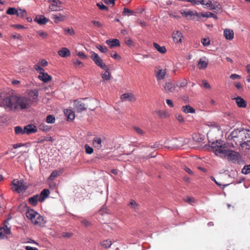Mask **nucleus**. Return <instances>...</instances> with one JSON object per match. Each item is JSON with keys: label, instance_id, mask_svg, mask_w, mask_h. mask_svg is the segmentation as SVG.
I'll list each match as a JSON object with an SVG mask.
<instances>
[{"label": "nucleus", "instance_id": "f257e3e1", "mask_svg": "<svg viewBox=\"0 0 250 250\" xmlns=\"http://www.w3.org/2000/svg\"><path fill=\"white\" fill-rule=\"evenodd\" d=\"M210 147L212 148L216 155H222L227 160L233 164L239 163L241 156L239 153L229 149L225 144H223L221 140L216 141L211 143Z\"/></svg>", "mask_w": 250, "mask_h": 250}, {"label": "nucleus", "instance_id": "f03ea898", "mask_svg": "<svg viewBox=\"0 0 250 250\" xmlns=\"http://www.w3.org/2000/svg\"><path fill=\"white\" fill-rule=\"evenodd\" d=\"M28 95L30 97L17 96V105H19L21 109L28 108L32 105L39 96L38 90H31L29 92Z\"/></svg>", "mask_w": 250, "mask_h": 250}, {"label": "nucleus", "instance_id": "7ed1b4c3", "mask_svg": "<svg viewBox=\"0 0 250 250\" xmlns=\"http://www.w3.org/2000/svg\"><path fill=\"white\" fill-rule=\"evenodd\" d=\"M24 207L27 208L25 215L27 218L35 226L43 227L46 223L42 216L33 209L27 208V205Z\"/></svg>", "mask_w": 250, "mask_h": 250}, {"label": "nucleus", "instance_id": "20e7f679", "mask_svg": "<svg viewBox=\"0 0 250 250\" xmlns=\"http://www.w3.org/2000/svg\"><path fill=\"white\" fill-rule=\"evenodd\" d=\"M250 132L246 129H236L230 134L231 139L235 143L236 145H240L242 147L247 137L250 136Z\"/></svg>", "mask_w": 250, "mask_h": 250}, {"label": "nucleus", "instance_id": "39448f33", "mask_svg": "<svg viewBox=\"0 0 250 250\" xmlns=\"http://www.w3.org/2000/svg\"><path fill=\"white\" fill-rule=\"evenodd\" d=\"M0 106L10 110L16 109V97L0 93Z\"/></svg>", "mask_w": 250, "mask_h": 250}, {"label": "nucleus", "instance_id": "423d86ee", "mask_svg": "<svg viewBox=\"0 0 250 250\" xmlns=\"http://www.w3.org/2000/svg\"><path fill=\"white\" fill-rule=\"evenodd\" d=\"M91 59L95 63L103 69H107V66L103 62V60L99 56L98 54L94 52H91Z\"/></svg>", "mask_w": 250, "mask_h": 250}, {"label": "nucleus", "instance_id": "0eeeda50", "mask_svg": "<svg viewBox=\"0 0 250 250\" xmlns=\"http://www.w3.org/2000/svg\"><path fill=\"white\" fill-rule=\"evenodd\" d=\"M11 218H8L4 222L3 226L0 228V238L1 239H4L5 237H7L8 235L10 234V227H9L8 222Z\"/></svg>", "mask_w": 250, "mask_h": 250}, {"label": "nucleus", "instance_id": "6e6552de", "mask_svg": "<svg viewBox=\"0 0 250 250\" xmlns=\"http://www.w3.org/2000/svg\"><path fill=\"white\" fill-rule=\"evenodd\" d=\"M62 2L59 0H52L49 9L52 11H58L62 9L61 5Z\"/></svg>", "mask_w": 250, "mask_h": 250}, {"label": "nucleus", "instance_id": "1a4fd4ad", "mask_svg": "<svg viewBox=\"0 0 250 250\" xmlns=\"http://www.w3.org/2000/svg\"><path fill=\"white\" fill-rule=\"evenodd\" d=\"M120 99L122 102L128 101L134 102L136 100L135 95L132 93H125L121 95Z\"/></svg>", "mask_w": 250, "mask_h": 250}, {"label": "nucleus", "instance_id": "9d476101", "mask_svg": "<svg viewBox=\"0 0 250 250\" xmlns=\"http://www.w3.org/2000/svg\"><path fill=\"white\" fill-rule=\"evenodd\" d=\"M155 73L158 80H163L166 76V70L165 69H161L160 67H158L155 68Z\"/></svg>", "mask_w": 250, "mask_h": 250}, {"label": "nucleus", "instance_id": "9b49d317", "mask_svg": "<svg viewBox=\"0 0 250 250\" xmlns=\"http://www.w3.org/2000/svg\"><path fill=\"white\" fill-rule=\"evenodd\" d=\"M37 127L32 124L25 125L23 128V132H24V134H26L36 133L37 132Z\"/></svg>", "mask_w": 250, "mask_h": 250}, {"label": "nucleus", "instance_id": "f8f14e48", "mask_svg": "<svg viewBox=\"0 0 250 250\" xmlns=\"http://www.w3.org/2000/svg\"><path fill=\"white\" fill-rule=\"evenodd\" d=\"M171 146H169V148H171L172 149L174 148H179L184 145V143L182 140H179L177 139H173L170 141Z\"/></svg>", "mask_w": 250, "mask_h": 250}, {"label": "nucleus", "instance_id": "ddd939ff", "mask_svg": "<svg viewBox=\"0 0 250 250\" xmlns=\"http://www.w3.org/2000/svg\"><path fill=\"white\" fill-rule=\"evenodd\" d=\"M75 109L77 112H81L82 111L86 110L87 107L84 103L80 101H75Z\"/></svg>", "mask_w": 250, "mask_h": 250}, {"label": "nucleus", "instance_id": "4468645a", "mask_svg": "<svg viewBox=\"0 0 250 250\" xmlns=\"http://www.w3.org/2000/svg\"><path fill=\"white\" fill-rule=\"evenodd\" d=\"M34 21L40 25H44L48 22L49 20L43 15H37L36 16Z\"/></svg>", "mask_w": 250, "mask_h": 250}, {"label": "nucleus", "instance_id": "2eb2a0df", "mask_svg": "<svg viewBox=\"0 0 250 250\" xmlns=\"http://www.w3.org/2000/svg\"><path fill=\"white\" fill-rule=\"evenodd\" d=\"M208 63V61L206 57L201 58L198 63L197 66L200 69H204L207 68Z\"/></svg>", "mask_w": 250, "mask_h": 250}, {"label": "nucleus", "instance_id": "dca6fc26", "mask_svg": "<svg viewBox=\"0 0 250 250\" xmlns=\"http://www.w3.org/2000/svg\"><path fill=\"white\" fill-rule=\"evenodd\" d=\"M232 99L235 101V102L239 107L245 108L247 106V102L241 97L238 96L236 98H233Z\"/></svg>", "mask_w": 250, "mask_h": 250}, {"label": "nucleus", "instance_id": "f3484780", "mask_svg": "<svg viewBox=\"0 0 250 250\" xmlns=\"http://www.w3.org/2000/svg\"><path fill=\"white\" fill-rule=\"evenodd\" d=\"M50 194V191L48 189H43L39 195V202L42 203L46 199Z\"/></svg>", "mask_w": 250, "mask_h": 250}, {"label": "nucleus", "instance_id": "a211bd4d", "mask_svg": "<svg viewBox=\"0 0 250 250\" xmlns=\"http://www.w3.org/2000/svg\"><path fill=\"white\" fill-rule=\"evenodd\" d=\"M106 43L112 48L116 46H120V42L117 39H109L106 41Z\"/></svg>", "mask_w": 250, "mask_h": 250}, {"label": "nucleus", "instance_id": "6ab92c4d", "mask_svg": "<svg viewBox=\"0 0 250 250\" xmlns=\"http://www.w3.org/2000/svg\"><path fill=\"white\" fill-rule=\"evenodd\" d=\"M183 37V35L180 31H177L172 34L173 40L175 43L181 42Z\"/></svg>", "mask_w": 250, "mask_h": 250}, {"label": "nucleus", "instance_id": "aec40b11", "mask_svg": "<svg viewBox=\"0 0 250 250\" xmlns=\"http://www.w3.org/2000/svg\"><path fill=\"white\" fill-rule=\"evenodd\" d=\"M175 85L171 82L166 83L164 86V89L167 93L173 92L175 91Z\"/></svg>", "mask_w": 250, "mask_h": 250}, {"label": "nucleus", "instance_id": "412c9836", "mask_svg": "<svg viewBox=\"0 0 250 250\" xmlns=\"http://www.w3.org/2000/svg\"><path fill=\"white\" fill-rule=\"evenodd\" d=\"M38 78L44 83H47L52 79L51 76L44 71L39 75Z\"/></svg>", "mask_w": 250, "mask_h": 250}, {"label": "nucleus", "instance_id": "4be33fe9", "mask_svg": "<svg viewBox=\"0 0 250 250\" xmlns=\"http://www.w3.org/2000/svg\"><path fill=\"white\" fill-rule=\"evenodd\" d=\"M199 2L200 4L204 5L206 8H209L211 10L215 9L214 4L210 0H201Z\"/></svg>", "mask_w": 250, "mask_h": 250}, {"label": "nucleus", "instance_id": "5701e85b", "mask_svg": "<svg viewBox=\"0 0 250 250\" xmlns=\"http://www.w3.org/2000/svg\"><path fill=\"white\" fill-rule=\"evenodd\" d=\"M52 17L54 19V22L56 23H59L60 21H64L66 19V16L61 13L58 15H53Z\"/></svg>", "mask_w": 250, "mask_h": 250}, {"label": "nucleus", "instance_id": "b1692460", "mask_svg": "<svg viewBox=\"0 0 250 250\" xmlns=\"http://www.w3.org/2000/svg\"><path fill=\"white\" fill-rule=\"evenodd\" d=\"M224 35L226 39L231 40L234 37L233 31L230 29H226L224 31Z\"/></svg>", "mask_w": 250, "mask_h": 250}, {"label": "nucleus", "instance_id": "393cba45", "mask_svg": "<svg viewBox=\"0 0 250 250\" xmlns=\"http://www.w3.org/2000/svg\"><path fill=\"white\" fill-rule=\"evenodd\" d=\"M38 202H39V194H36L28 199L29 204L34 207H35L37 205Z\"/></svg>", "mask_w": 250, "mask_h": 250}, {"label": "nucleus", "instance_id": "a878e982", "mask_svg": "<svg viewBox=\"0 0 250 250\" xmlns=\"http://www.w3.org/2000/svg\"><path fill=\"white\" fill-rule=\"evenodd\" d=\"M102 139L98 137H96L93 140V145L94 147L98 149L102 148Z\"/></svg>", "mask_w": 250, "mask_h": 250}, {"label": "nucleus", "instance_id": "bb28decb", "mask_svg": "<svg viewBox=\"0 0 250 250\" xmlns=\"http://www.w3.org/2000/svg\"><path fill=\"white\" fill-rule=\"evenodd\" d=\"M58 54L62 57L65 58L70 56V51L65 47H63L58 52Z\"/></svg>", "mask_w": 250, "mask_h": 250}, {"label": "nucleus", "instance_id": "cd10ccee", "mask_svg": "<svg viewBox=\"0 0 250 250\" xmlns=\"http://www.w3.org/2000/svg\"><path fill=\"white\" fill-rule=\"evenodd\" d=\"M27 187L21 181L17 182V192L20 193L25 191Z\"/></svg>", "mask_w": 250, "mask_h": 250}, {"label": "nucleus", "instance_id": "c85d7f7f", "mask_svg": "<svg viewBox=\"0 0 250 250\" xmlns=\"http://www.w3.org/2000/svg\"><path fill=\"white\" fill-rule=\"evenodd\" d=\"M63 172V169L55 170L50 174L49 179L51 181L53 180L55 178L60 176Z\"/></svg>", "mask_w": 250, "mask_h": 250}, {"label": "nucleus", "instance_id": "c756f323", "mask_svg": "<svg viewBox=\"0 0 250 250\" xmlns=\"http://www.w3.org/2000/svg\"><path fill=\"white\" fill-rule=\"evenodd\" d=\"M182 110L186 113H195V109L189 105L183 106Z\"/></svg>", "mask_w": 250, "mask_h": 250}, {"label": "nucleus", "instance_id": "7c9ffc66", "mask_svg": "<svg viewBox=\"0 0 250 250\" xmlns=\"http://www.w3.org/2000/svg\"><path fill=\"white\" fill-rule=\"evenodd\" d=\"M64 113L67 116V119L68 120L72 121L75 118V114L74 112L71 109H66L64 111Z\"/></svg>", "mask_w": 250, "mask_h": 250}, {"label": "nucleus", "instance_id": "2f4dec72", "mask_svg": "<svg viewBox=\"0 0 250 250\" xmlns=\"http://www.w3.org/2000/svg\"><path fill=\"white\" fill-rule=\"evenodd\" d=\"M153 46L155 47V48L160 53L162 54H164L166 52L167 49L166 47L164 46H161L158 44L154 42L153 43Z\"/></svg>", "mask_w": 250, "mask_h": 250}, {"label": "nucleus", "instance_id": "473e14b6", "mask_svg": "<svg viewBox=\"0 0 250 250\" xmlns=\"http://www.w3.org/2000/svg\"><path fill=\"white\" fill-rule=\"evenodd\" d=\"M182 14L183 16L186 17H188V16H194L195 15L197 16H198V17H200V13L198 14L196 11H190V10L188 11L187 12L185 11L184 12H182Z\"/></svg>", "mask_w": 250, "mask_h": 250}, {"label": "nucleus", "instance_id": "72a5a7b5", "mask_svg": "<svg viewBox=\"0 0 250 250\" xmlns=\"http://www.w3.org/2000/svg\"><path fill=\"white\" fill-rule=\"evenodd\" d=\"M105 72L102 74V77L104 81L109 80L111 78L110 73L109 72V68L107 67V69H104Z\"/></svg>", "mask_w": 250, "mask_h": 250}, {"label": "nucleus", "instance_id": "f704fd0d", "mask_svg": "<svg viewBox=\"0 0 250 250\" xmlns=\"http://www.w3.org/2000/svg\"><path fill=\"white\" fill-rule=\"evenodd\" d=\"M200 16L202 17H207V18H213L214 19H217V16L214 13L208 12H206L205 14L204 13H200Z\"/></svg>", "mask_w": 250, "mask_h": 250}, {"label": "nucleus", "instance_id": "c9c22d12", "mask_svg": "<svg viewBox=\"0 0 250 250\" xmlns=\"http://www.w3.org/2000/svg\"><path fill=\"white\" fill-rule=\"evenodd\" d=\"M100 244L104 248H108L111 246L112 242L111 240L107 239L101 242Z\"/></svg>", "mask_w": 250, "mask_h": 250}, {"label": "nucleus", "instance_id": "e433bc0d", "mask_svg": "<svg viewBox=\"0 0 250 250\" xmlns=\"http://www.w3.org/2000/svg\"><path fill=\"white\" fill-rule=\"evenodd\" d=\"M26 15V12L25 9H21V8L17 9V16L21 17H24Z\"/></svg>", "mask_w": 250, "mask_h": 250}, {"label": "nucleus", "instance_id": "4c0bfd02", "mask_svg": "<svg viewBox=\"0 0 250 250\" xmlns=\"http://www.w3.org/2000/svg\"><path fill=\"white\" fill-rule=\"evenodd\" d=\"M250 136L247 137L243 145H242V147H245L246 149H249L250 148V132L249 134Z\"/></svg>", "mask_w": 250, "mask_h": 250}, {"label": "nucleus", "instance_id": "58836bf2", "mask_svg": "<svg viewBox=\"0 0 250 250\" xmlns=\"http://www.w3.org/2000/svg\"><path fill=\"white\" fill-rule=\"evenodd\" d=\"M128 205L134 209H137L139 206L138 204H137L134 200H131Z\"/></svg>", "mask_w": 250, "mask_h": 250}, {"label": "nucleus", "instance_id": "ea45409f", "mask_svg": "<svg viewBox=\"0 0 250 250\" xmlns=\"http://www.w3.org/2000/svg\"><path fill=\"white\" fill-rule=\"evenodd\" d=\"M46 121L48 124L54 123L55 121V118L53 115H49L46 117Z\"/></svg>", "mask_w": 250, "mask_h": 250}, {"label": "nucleus", "instance_id": "a19ab883", "mask_svg": "<svg viewBox=\"0 0 250 250\" xmlns=\"http://www.w3.org/2000/svg\"><path fill=\"white\" fill-rule=\"evenodd\" d=\"M188 83L186 79H183L181 82H179L176 84V86L181 88V87H184L187 86Z\"/></svg>", "mask_w": 250, "mask_h": 250}, {"label": "nucleus", "instance_id": "79ce46f5", "mask_svg": "<svg viewBox=\"0 0 250 250\" xmlns=\"http://www.w3.org/2000/svg\"><path fill=\"white\" fill-rule=\"evenodd\" d=\"M184 200L186 202H187L190 205H192L193 203H194L195 202L194 199L193 198L189 197V196H187V197H185V198H184Z\"/></svg>", "mask_w": 250, "mask_h": 250}, {"label": "nucleus", "instance_id": "37998d69", "mask_svg": "<svg viewBox=\"0 0 250 250\" xmlns=\"http://www.w3.org/2000/svg\"><path fill=\"white\" fill-rule=\"evenodd\" d=\"M84 147L85 149V152L86 154H91L93 152V149L87 144L85 145Z\"/></svg>", "mask_w": 250, "mask_h": 250}, {"label": "nucleus", "instance_id": "c03bdc74", "mask_svg": "<svg viewBox=\"0 0 250 250\" xmlns=\"http://www.w3.org/2000/svg\"><path fill=\"white\" fill-rule=\"evenodd\" d=\"M242 172L245 174L250 173V165L245 166L242 169Z\"/></svg>", "mask_w": 250, "mask_h": 250}, {"label": "nucleus", "instance_id": "a18cd8bd", "mask_svg": "<svg viewBox=\"0 0 250 250\" xmlns=\"http://www.w3.org/2000/svg\"><path fill=\"white\" fill-rule=\"evenodd\" d=\"M34 69L41 74V73H42L44 71V70L43 68H42V67H41L39 64H36L34 66Z\"/></svg>", "mask_w": 250, "mask_h": 250}, {"label": "nucleus", "instance_id": "49530a36", "mask_svg": "<svg viewBox=\"0 0 250 250\" xmlns=\"http://www.w3.org/2000/svg\"><path fill=\"white\" fill-rule=\"evenodd\" d=\"M97 6L100 10H108V7L105 6L102 2H99L97 3Z\"/></svg>", "mask_w": 250, "mask_h": 250}, {"label": "nucleus", "instance_id": "de8ad7c7", "mask_svg": "<svg viewBox=\"0 0 250 250\" xmlns=\"http://www.w3.org/2000/svg\"><path fill=\"white\" fill-rule=\"evenodd\" d=\"M125 43L128 46H133L134 43L132 41V40L128 37H126L125 39Z\"/></svg>", "mask_w": 250, "mask_h": 250}, {"label": "nucleus", "instance_id": "09e8293b", "mask_svg": "<svg viewBox=\"0 0 250 250\" xmlns=\"http://www.w3.org/2000/svg\"><path fill=\"white\" fill-rule=\"evenodd\" d=\"M97 48L102 53H105L107 51V48L105 46L98 45Z\"/></svg>", "mask_w": 250, "mask_h": 250}, {"label": "nucleus", "instance_id": "8fccbe9b", "mask_svg": "<svg viewBox=\"0 0 250 250\" xmlns=\"http://www.w3.org/2000/svg\"><path fill=\"white\" fill-rule=\"evenodd\" d=\"M133 129L139 135H143L145 134V132L139 127L134 126L133 127Z\"/></svg>", "mask_w": 250, "mask_h": 250}, {"label": "nucleus", "instance_id": "3c124183", "mask_svg": "<svg viewBox=\"0 0 250 250\" xmlns=\"http://www.w3.org/2000/svg\"><path fill=\"white\" fill-rule=\"evenodd\" d=\"M201 42L205 46H207L210 44L209 38H204L201 40Z\"/></svg>", "mask_w": 250, "mask_h": 250}, {"label": "nucleus", "instance_id": "603ef678", "mask_svg": "<svg viewBox=\"0 0 250 250\" xmlns=\"http://www.w3.org/2000/svg\"><path fill=\"white\" fill-rule=\"evenodd\" d=\"M6 13L9 15L16 14V8L14 7L9 8L6 11Z\"/></svg>", "mask_w": 250, "mask_h": 250}, {"label": "nucleus", "instance_id": "864d4df0", "mask_svg": "<svg viewBox=\"0 0 250 250\" xmlns=\"http://www.w3.org/2000/svg\"><path fill=\"white\" fill-rule=\"evenodd\" d=\"M73 63L76 67H78L79 68H81V67H83V62L78 60L74 61Z\"/></svg>", "mask_w": 250, "mask_h": 250}, {"label": "nucleus", "instance_id": "5fc2aeb1", "mask_svg": "<svg viewBox=\"0 0 250 250\" xmlns=\"http://www.w3.org/2000/svg\"><path fill=\"white\" fill-rule=\"evenodd\" d=\"M111 57L115 60H120L121 57L119 56L116 52H114L110 54Z\"/></svg>", "mask_w": 250, "mask_h": 250}, {"label": "nucleus", "instance_id": "6e6d98bb", "mask_svg": "<svg viewBox=\"0 0 250 250\" xmlns=\"http://www.w3.org/2000/svg\"><path fill=\"white\" fill-rule=\"evenodd\" d=\"M38 64L44 67L48 65V62L45 60L42 59L39 62Z\"/></svg>", "mask_w": 250, "mask_h": 250}, {"label": "nucleus", "instance_id": "4d7b16f0", "mask_svg": "<svg viewBox=\"0 0 250 250\" xmlns=\"http://www.w3.org/2000/svg\"><path fill=\"white\" fill-rule=\"evenodd\" d=\"M91 22L95 26L101 28L103 26L102 24L99 21H92Z\"/></svg>", "mask_w": 250, "mask_h": 250}, {"label": "nucleus", "instance_id": "13d9d810", "mask_svg": "<svg viewBox=\"0 0 250 250\" xmlns=\"http://www.w3.org/2000/svg\"><path fill=\"white\" fill-rule=\"evenodd\" d=\"M77 55L82 59H85L87 58L86 56L84 54V53L83 52H78L77 53Z\"/></svg>", "mask_w": 250, "mask_h": 250}, {"label": "nucleus", "instance_id": "bf43d9fd", "mask_svg": "<svg viewBox=\"0 0 250 250\" xmlns=\"http://www.w3.org/2000/svg\"><path fill=\"white\" fill-rule=\"evenodd\" d=\"M38 34L43 38H46L48 36V35L46 33L41 30L38 31Z\"/></svg>", "mask_w": 250, "mask_h": 250}, {"label": "nucleus", "instance_id": "052dcab7", "mask_svg": "<svg viewBox=\"0 0 250 250\" xmlns=\"http://www.w3.org/2000/svg\"><path fill=\"white\" fill-rule=\"evenodd\" d=\"M23 129L21 126H17V134H24Z\"/></svg>", "mask_w": 250, "mask_h": 250}, {"label": "nucleus", "instance_id": "680f3d73", "mask_svg": "<svg viewBox=\"0 0 250 250\" xmlns=\"http://www.w3.org/2000/svg\"><path fill=\"white\" fill-rule=\"evenodd\" d=\"M234 84L238 90L243 91V86L240 82H235Z\"/></svg>", "mask_w": 250, "mask_h": 250}, {"label": "nucleus", "instance_id": "e2e57ef3", "mask_svg": "<svg viewBox=\"0 0 250 250\" xmlns=\"http://www.w3.org/2000/svg\"><path fill=\"white\" fill-rule=\"evenodd\" d=\"M62 236L64 238H70L72 236V233L69 232H64L62 233Z\"/></svg>", "mask_w": 250, "mask_h": 250}, {"label": "nucleus", "instance_id": "0e129e2a", "mask_svg": "<svg viewBox=\"0 0 250 250\" xmlns=\"http://www.w3.org/2000/svg\"><path fill=\"white\" fill-rule=\"evenodd\" d=\"M240 78V76L236 74H232L230 76V78L232 80L239 79Z\"/></svg>", "mask_w": 250, "mask_h": 250}, {"label": "nucleus", "instance_id": "69168bd1", "mask_svg": "<svg viewBox=\"0 0 250 250\" xmlns=\"http://www.w3.org/2000/svg\"><path fill=\"white\" fill-rule=\"evenodd\" d=\"M175 117L179 123H183L184 121L183 117L180 114H177Z\"/></svg>", "mask_w": 250, "mask_h": 250}, {"label": "nucleus", "instance_id": "338daca9", "mask_svg": "<svg viewBox=\"0 0 250 250\" xmlns=\"http://www.w3.org/2000/svg\"><path fill=\"white\" fill-rule=\"evenodd\" d=\"M125 13H129L130 14H133L134 13V12L132 10H129L127 8H124V11H123V14H125Z\"/></svg>", "mask_w": 250, "mask_h": 250}, {"label": "nucleus", "instance_id": "774afa93", "mask_svg": "<svg viewBox=\"0 0 250 250\" xmlns=\"http://www.w3.org/2000/svg\"><path fill=\"white\" fill-rule=\"evenodd\" d=\"M193 139L195 141L197 142H201L202 141V138H199L198 137L197 134H193Z\"/></svg>", "mask_w": 250, "mask_h": 250}]
</instances>
